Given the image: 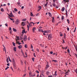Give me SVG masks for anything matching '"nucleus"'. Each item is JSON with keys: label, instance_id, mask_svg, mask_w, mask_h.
<instances>
[{"label": "nucleus", "instance_id": "19", "mask_svg": "<svg viewBox=\"0 0 77 77\" xmlns=\"http://www.w3.org/2000/svg\"><path fill=\"white\" fill-rule=\"evenodd\" d=\"M24 47L26 48H27V44L25 45Z\"/></svg>", "mask_w": 77, "mask_h": 77}, {"label": "nucleus", "instance_id": "18", "mask_svg": "<svg viewBox=\"0 0 77 77\" xmlns=\"http://www.w3.org/2000/svg\"><path fill=\"white\" fill-rule=\"evenodd\" d=\"M17 4L18 5H20V0L18 1V2H17Z\"/></svg>", "mask_w": 77, "mask_h": 77}, {"label": "nucleus", "instance_id": "51", "mask_svg": "<svg viewBox=\"0 0 77 77\" xmlns=\"http://www.w3.org/2000/svg\"><path fill=\"white\" fill-rule=\"evenodd\" d=\"M8 59H9V61H10V62H11V59H10V57H8Z\"/></svg>", "mask_w": 77, "mask_h": 77}, {"label": "nucleus", "instance_id": "22", "mask_svg": "<svg viewBox=\"0 0 77 77\" xmlns=\"http://www.w3.org/2000/svg\"><path fill=\"white\" fill-rule=\"evenodd\" d=\"M49 67V65L48 64H47L46 65V68H48Z\"/></svg>", "mask_w": 77, "mask_h": 77}, {"label": "nucleus", "instance_id": "50", "mask_svg": "<svg viewBox=\"0 0 77 77\" xmlns=\"http://www.w3.org/2000/svg\"><path fill=\"white\" fill-rule=\"evenodd\" d=\"M63 44L64 43H65V41L63 39Z\"/></svg>", "mask_w": 77, "mask_h": 77}, {"label": "nucleus", "instance_id": "64", "mask_svg": "<svg viewBox=\"0 0 77 77\" xmlns=\"http://www.w3.org/2000/svg\"><path fill=\"white\" fill-rule=\"evenodd\" d=\"M7 66H9V65H9V63H8V64H7Z\"/></svg>", "mask_w": 77, "mask_h": 77}, {"label": "nucleus", "instance_id": "26", "mask_svg": "<svg viewBox=\"0 0 77 77\" xmlns=\"http://www.w3.org/2000/svg\"><path fill=\"white\" fill-rule=\"evenodd\" d=\"M16 47H14V51H16Z\"/></svg>", "mask_w": 77, "mask_h": 77}, {"label": "nucleus", "instance_id": "16", "mask_svg": "<svg viewBox=\"0 0 77 77\" xmlns=\"http://www.w3.org/2000/svg\"><path fill=\"white\" fill-rule=\"evenodd\" d=\"M52 62H57V60H52Z\"/></svg>", "mask_w": 77, "mask_h": 77}, {"label": "nucleus", "instance_id": "58", "mask_svg": "<svg viewBox=\"0 0 77 77\" xmlns=\"http://www.w3.org/2000/svg\"><path fill=\"white\" fill-rule=\"evenodd\" d=\"M64 49H65L66 50L68 48V47L66 46V47L64 48Z\"/></svg>", "mask_w": 77, "mask_h": 77}, {"label": "nucleus", "instance_id": "38", "mask_svg": "<svg viewBox=\"0 0 77 77\" xmlns=\"http://www.w3.org/2000/svg\"><path fill=\"white\" fill-rule=\"evenodd\" d=\"M40 46H41V47H44V45H42V44H41L40 45Z\"/></svg>", "mask_w": 77, "mask_h": 77}, {"label": "nucleus", "instance_id": "1", "mask_svg": "<svg viewBox=\"0 0 77 77\" xmlns=\"http://www.w3.org/2000/svg\"><path fill=\"white\" fill-rule=\"evenodd\" d=\"M52 38V34H49L48 37V40H51V39Z\"/></svg>", "mask_w": 77, "mask_h": 77}, {"label": "nucleus", "instance_id": "34", "mask_svg": "<svg viewBox=\"0 0 77 77\" xmlns=\"http://www.w3.org/2000/svg\"><path fill=\"white\" fill-rule=\"evenodd\" d=\"M43 33H47V30L43 31Z\"/></svg>", "mask_w": 77, "mask_h": 77}, {"label": "nucleus", "instance_id": "15", "mask_svg": "<svg viewBox=\"0 0 77 77\" xmlns=\"http://www.w3.org/2000/svg\"><path fill=\"white\" fill-rule=\"evenodd\" d=\"M25 55H26V57L25 56H24V57H27V53L25 52Z\"/></svg>", "mask_w": 77, "mask_h": 77}, {"label": "nucleus", "instance_id": "4", "mask_svg": "<svg viewBox=\"0 0 77 77\" xmlns=\"http://www.w3.org/2000/svg\"><path fill=\"white\" fill-rule=\"evenodd\" d=\"M36 30V27L32 28V31L33 33H35V30Z\"/></svg>", "mask_w": 77, "mask_h": 77}, {"label": "nucleus", "instance_id": "9", "mask_svg": "<svg viewBox=\"0 0 77 77\" xmlns=\"http://www.w3.org/2000/svg\"><path fill=\"white\" fill-rule=\"evenodd\" d=\"M64 11H65V8L63 7L61 9V11L62 12H63Z\"/></svg>", "mask_w": 77, "mask_h": 77}, {"label": "nucleus", "instance_id": "47", "mask_svg": "<svg viewBox=\"0 0 77 77\" xmlns=\"http://www.w3.org/2000/svg\"><path fill=\"white\" fill-rule=\"evenodd\" d=\"M46 4L48 5V1H46Z\"/></svg>", "mask_w": 77, "mask_h": 77}, {"label": "nucleus", "instance_id": "35", "mask_svg": "<svg viewBox=\"0 0 77 77\" xmlns=\"http://www.w3.org/2000/svg\"><path fill=\"white\" fill-rule=\"evenodd\" d=\"M67 21L68 22V24H69V19H67Z\"/></svg>", "mask_w": 77, "mask_h": 77}, {"label": "nucleus", "instance_id": "52", "mask_svg": "<svg viewBox=\"0 0 77 77\" xmlns=\"http://www.w3.org/2000/svg\"><path fill=\"white\" fill-rule=\"evenodd\" d=\"M67 52L69 53V49H68L67 50Z\"/></svg>", "mask_w": 77, "mask_h": 77}, {"label": "nucleus", "instance_id": "49", "mask_svg": "<svg viewBox=\"0 0 77 77\" xmlns=\"http://www.w3.org/2000/svg\"><path fill=\"white\" fill-rule=\"evenodd\" d=\"M47 4H44L45 7H47Z\"/></svg>", "mask_w": 77, "mask_h": 77}, {"label": "nucleus", "instance_id": "12", "mask_svg": "<svg viewBox=\"0 0 77 77\" xmlns=\"http://www.w3.org/2000/svg\"><path fill=\"white\" fill-rule=\"evenodd\" d=\"M68 13L66 9V15L67 17H68Z\"/></svg>", "mask_w": 77, "mask_h": 77}, {"label": "nucleus", "instance_id": "30", "mask_svg": "<svg viewBox=\"0 0 77 77\" xmlns=\"http://www.w3.org/2000/svg\"><path fill=\"white\" fill-rule=\"evenodd\" d=\"M30 24H32V25H33V26H34V23L32 22L30 23Z\"/></svg>", "mask_w": 77, "mask_h": 77}, {"label": "nucleus", "instance_id": "14", "mask_svg": "<svg viewBox=\"0 0 77 77\" xmlns=\"http://www.w3.org/2000/svg\"><path fill=\"white\" fill-rule=\"evenodd\" d=\"M21 52L22 53V54H23V57H24V52H23V50L21 51Z\"/></svg>", "mask_w": 77, "mask_h": 77}, {"label": "nucleus", "instance_id": "55", "mask_svg": "<svg viewBox=\"0 0 77 77\" xmlns=\"http://www.w3.org/2000/svg\"><path fill=\"white\" fill-rule=\"evenodd\" d=\"M9 30H12V29L11 28V27H9Z\"/></svg>", "mask_w": 77, "mask_h": 77}, {"label": "nucleus", "instance_id": "57", "mask_svg": "<svg viewBox=\"0 0 77 77\" xmlns=\"http://www.w3.org/2000/svg\"><path fill=\"white\" fill-rule=\"evenodd\" d=\"M67 30L68 31H69V29L68 27H67Z\"/></svg>", "mask_w": 77, "mask_h": 77}, {"label": "nucleus", "instance_id": "41", "mask_svg": "<svg viewBox=\"0 0 77 77\" xmlns=\"http://www.w3.org/2000/svg\"><path fill=\"white\" fill-rule=\"evenodd\" d=\"M26 19H23V21H26Z\"/></svg>", "mask_w": 77, "mask_h": 77}, {"label": "nucleus", "instance_id": "44", "mask_svg": "<svg viewBox=\"0 0 77 77\" xmlns=\"http://www.w3.org/2000/svg\"><path fill=\"white\" fill-rule=\"evenodd\" d=\"M27 28H28V31H29V25H27Z\"/></svg>", "mask_w": 77, "mask_h": 77}, {"label": "nucleus", "instance_id": "33", "mask_svg": "<svg viewBox=\"0 0 77 77\" xmlns=\"http://www.w3.org/2000/svg\"><path fill=\"white\" fill-rule=\"evenodd\" d=\"M48 14L49 15L50 17H51V13H48Z\"/></svg>", "mask_w": 77, "mask_h": 77}, {"label": "nucleus", "instance_id": "39", "mask_svg": "<svg viewBox=\"0 0 77 77\" xmlns=\"http://www.w3.org/2000/svg\"><path fill=\"white\" fill-rule=\"evenodd\" d=\"M12 60V61H13V62H15L14 59H13Z\"/></svg>", "mask_w": 77, "mask_h": 77}, {"label": "nucleus", "instance_id": "62", "mask_svg": "<svg viewBox=\"0 0 77 77\" xmlns=\"http://www.w3.org/2000/svg\"><path fill=\"white\" fill-rule=\"evenodd\" d=\"M23 61H21V64L22 65H23Z\"/></svg>", "mask_w": 77, "mask_h": 77}, {"label": "nucleus", "instance_id": "7", "mask_svg": "<svg viewBox=\"0 0 77 77\" xmlns=\"http://www.w3.org/2000/svg\"><path fill=\"white\" fill-rule=\"evenodd\" d=\"M21 25L23 26H25V23H24V22H22Z\"/></svg>", "mask_w": 77, "mask_h": 77}, {"label": "nucleus", "instance_id": "8", "mask_svg": "<svg viewBox=\"0 0 77 77\" xmlns=\"http://www.w3.org/2000/svg\"><path fill=\"white\" fill-rule=\"evenodd\" d=\"M42 8V7H41V6H39L38 7V8H39V9L38 10V11H40V10H41V9Z\"/></svg>", "mask_w": 77, "mask_h": 77}, {"label": "nucleus", "instance_id": "13", "mask_svg": "<svg viewBox=\"0 0 77 77\" xmlns=\"http://www.w3.org/2000/svg\"><path fill=\"white\" fill-rule=\"evenodd\" d=\"M18 48L19 49H20L21 48H22V45L19 46H18Z\"/></svg>", "mask_w": 77, "mask_h": 77}, {"label": "nucleus", "instance_id": "2", "mask_svg": "<svg viewBox=\"0 0 77 77\" xmlns=\"http://www.w3.org/2000/svg\"><path fill=\"white\" fill-rule=\"evenodd\" d=\"M20 23V20L18 19H17L15 21L16 24L18 25Z\"/></svg>", "mask_w": 77, "mask_h": 77}, {"label": "nucleus", "instance_id": "20", "mask_svg": "<svg viewBox=\"0 0 77 77\" xmlns=\"http://www.w3.org/2000/svg\"><path fill=\"white\" fill-rule=\"evenodd\" d=\"M36 75V74L35 73L33 74V75H31V77H35Z\"/></svg>", "mask_w": 77, "mask_h": 77}, {"label": "nucleus", "instance_id": "27", "mask_svg": "<svg viewBox=\"0 0 77 77\" xmlns=\"http://www.w3.org/2000/svg\"><path fill=\"white\" fill-rule=\"evenodd\" d=\"M7 63H9V60H8V57H7Z\"/></svg>", "mask_w": 77, "mask_h": 77}, {"label": "nucleus", "instance_id": "46", "mask_svg": "<svg viewBox=\"0 0 77 77\" xmlns=\"http://www.w3.org/2000/svg\"><path fill=\"white\" fill-rule=\"evenodd\" d=\"M1 11H2V12H3V11H4V10H3V8H2L1 9Z\"/></svg>", "mask_w": 77, "mask_h": 77}, {"label": "nucleus", "instance_id": "43", "mask_svg": "<svg viewBox=\"0 0 77 77\" xmlns=\"http://www.w3.org/2000/svg\"><path fill=\"white\" fill-rule=\"evenodd\" d=\"M75 30H76V27H75V30H74L73 31V32L74 33L75 32Z\"/></svg>", "mask_w": 77, "mask_h": 77}, {"label": "nucleus", "instance_id": "61", "mask_svg": "<svg viewBox=\"0 0 77 77\" xmlns=\"http://www.w3.org/2000/svg\"><path fill=\"white\" fill-rule=\"evenodd\" d=\"M70 72V70H68L66 72H67V73H68V72Z\"/></svg>", "mask_w": 77, "mask_h": 77}, {"label": "nucleus", "instance_id": "42", "mask_svg": "<svg viewBox=\"0 0 77 77\" xmlns=\"http://www.w3.org/2000/svg\"><path fill=\"white\" fill-rule=\"evenodd\" d=\"M36 72H37V73H38V74H39V71H38V70H36Z\"/></svg>", "mask_w": 77, "mask_h": 77}, {"label": "nucleus", "instance_id": "32", "mask_svg": "<svg viewBox=\"0 0 77 77\" xmlns=\"http://www.w3.org/2000/svg\"><path fill=\"white\" fill-rule=\"evenodd\" d=\"M13 31H14V32H17V30H16V29H14V28H13Z\"/></svg>", "mask_w": 77, "mask_h": 77}, {"label": "nucleus", "instance_id": "25", "mask_svg": "<svg viewBox=\"0 0 77 77\" xmlns=\"http://www.w3.org/2000/svg\"><path fill=\"white\" fill-rule=\"evenodd\" d=\"M47 33H50V30H47Z\"/></svg>", "mask_w": 77, "mask_h": 77}, {"label": "nucleus", "instance_id": "24", "mask_svg": "<svg viewBox=\"0 0 77 77\" xmlns=\"http://www.w3.org/2000/svg\"><path fill=\"white\" fill-rule=\"evenodd\" d=\"M12 44H13V45L14 46V47H15V43H14V42H12Z\"/></svg>", "mask_w": 77, "mask_h": 77}, {"label": "nucleus", "instance_id": "37", "mask_svg": "<svg viewBox=\"0 0 77 77\" xmlns=\"http://www.w3.org/2000/svg\"><path fill=\"white\" fill-rule=\"evenodd\" d=\"M8 18H9L10 19V20H11V21H13L14 20V19H13L11 18L10 17H8Z\"/></svg>", "mask_w": 77, "mask_h": 77}, {"label": "nucleus", "instance_id": "5", "mask_svg": "<svg viewBox=\"0 0 77 77\" xmlns=\"http://www.w3.org/2000/svg\"><path fill=\"white\" fill-rule=\"evenodd\" d=\"M13 66L16 68V63L15 62H13Z\"/></svg>", "mask_w": 77, "mask_h": 77}, {"label": "nucleus", "instance_id": "56", "mask_svg": "<svg viewBox=\"0 0 77 77\" xmlns=\"http://www.w3.org/2000/svg\"><path fill=\"white\" fill-rule=\"evenodd\" d=\"M5 25L6 26V27H8V24L7 23H5Z\"/></svg>", "mask_w": 77, "mask_h": 77}, {"label": "nucleus", "instance_id": "54", "mask_svg": "<svg viewBox=\"0 0 77 77\" xmlns=\"http://www.w3.org/2000/svg\"><path fill=\"white\" fill-rule=\"evenodd\" d=\"M50 54H53V51H51L50 52Z\"/></svg>", "mask_w": 77, "mask_h": 77}, {"label": "nucleus", "instance_id": "59", "mask_svg": "<svg viewBox=\"0 0 77 77\" xmlns=\"http://www.w3.org/2000/svg\"><path fill=\"white\" fill-rule=\"evenodd\" d=\"M66 2H69V0H66Z\"/></svg>", "mask_w": 77, "mask_h": 77}, {"label": "nucleus", "instance_id": "40", "mask_svg": "<svg viewBox=\"0 0 77 77\" xmlns=\"http://www.w3.org/2000/svg\"><path fill=\"white\" fill-rule=\"evenodd\" d=\"M14 11H15V12H17V11H18V10H17V8H15L14 9Z\"/></svg>", "mask_w": 77, "mask_h": 77}, {"label": "nucleus", "instance_id": "6", "mask_svg": "<svg viewBox=\"0 0 77 77\" xmlns=\"http://www.w3.org/2000/svg\"><path fill=\"white\" fill-rule=\"evenodd\" d=\"M38 31L40 32H42V33H44V31H43V30H42V29H38Z\"/></svg>", "mask_w": 77, "mask_h": 77}, {"label": "nucleus", "instance_id": "53", "mask_svg": "<svg viewBox=\"0 0 77 77\" xmlns=\"http://www.w3.org/2000/svg\"><path fill=\"white\" fill-rule=\"evenodd\" d=\"M75 50L77 52V46H75Z\"/></svg>", "mask_w": 77, "mask_h": 77}, {"label": "nucleus", "instance_id": "28", "mask_svg": "<svg viewBox=\"0 0 77 77\" xmlns=\"http://www.w3.org/2000/svg\"><path fill=\"white\" fill-rule=\"evenodd\" d=\"M64 19V16H62V17H61V20H63Z\"/></svg>", "mask_w": 77, "mask_h": 77}, {"label": "nucleus", "instance_id": "36", "mask_svg": "<svg viewBox=\"0 0 77 77\" xmlns=\"http://www.w3.org/2000/svg\"><path fill=\"white\" fill-rule=\"evenodd\" d=\"M32 61H33V62H35V58H32Z\"/></svg>", "mask_w": 77, "mask_h": 77}, {"label": "nucleus", "instance_id": "31", "mask_svg": "<svg viewBox=\"0 0 77 77\" xmlns=\"http://www.w3.org/2000/svg\"><path fill=\"white\" fill-rule=\"evenodd\" d=\"M53 5L54 6V7H55V6H56V4H55V3H53Z\"/></svg>", "mask_w": 77, "mask_h": 77}, {"label": "nucleus", "instance_id": "17", "mask_svg": "<svg viewBox=\"0 0 77 77\" xmlns=\"http://www.w3.org/2000/svg\"><path fill=\"white\" fill-rule=\"evenodd\" d=\"M3 47H4V49H5V53H6V48H5V46L3 45Z\"/></svg>", "mask_w": 77, "mask_h": 77}, {"label": "nucleus", "instance_id": "10", "mask_svg": "<svg viewBox=\"0 0 77 77\" xmlns=\"http://www.w3.org/2000/svg\"><path fill=\"white\" fill-rule=\"evenodd\" d=\"M52 23H54V17H52Z\"/></svg>", "mask_w": 77, "mask_h": 77}, {"label": "nucleus", "instance_id": "63", "mask_svg": "<svg viewBox=\"0 0 77 77\" xmlns=\"http://www.w3.org/2000/svg\"><path fill=\"white\" fill-rule=\"evenodd\" d=\"M33 56L34 57H36V55H35V53H34Z\"/></svg>", "mask_w": 77, "mask_h": 77}, {"label": "nucleus", "instance_id": "48", "mask_svg": "<svg viewBox=\"0 0 77 77\" xmlns=\"http://www.w3.org/2000/svg\"><path fill=\"white\" fill-rule=\"evenodd\" d=\"M53 2V3H55V2H56V0H52Z\"/></svg>", "mask_w": 77, "mask_h": 77}, {"label": "nucleus", "instance_id": "60", "mask_svg": "<svg viewBox=\"0 0 77 77\" xmlns=\"http://www.w3.org/2000/svg\"><path fill=\"white\" fill-rule=\"evenodd\" d=\"M17 38L18 40H19L20 39V38H19V37L18 36L17 37Z\"/></svg>", "mask_w": 77, "mask_h": 77}, {"label": "nucleus", "instance_id": "45", "mask_svg": "<svg viewBox=\"0 0 77 77\" xmlns=\"http://www.w3.org/2000/svg\"><path fill=\"white\" fill-rule=\"evenodd\" d=\"M65 75H68V72H66V73H65Z\"/></svg>", "mask_w": 77, "mask_h": 77}, {"label": "nucleus", "instance_id": "11", "mask_svg": "<svg viewBox=\"0 0 77 77\" xmlns=\"http://www.w3.org/2000/svg\"><path fill=\"white\" fill-rule=\"evenodd\" d=\"M10 17H11V18H12V17H15V16H14V15H13V14H12L10 15Z\"/></svg>", "mask_w": 77, "mask_h": 77}, {"label": "nucleus", "instance_id": "29", "mask_svg": "<svg viewBox=\"0 0 77 77\" xmlns=\"http://www.w3.org/2000/svg\"><path fill=\"white\" fill-rule=\"evenodd\" d=\"M41 74L42 75V77H44L45 76L44 75V74H43V73H41Z\"/></svg>", "mask_w": 77, "mask_h": 77}, {"label": "nucleus", "instance_id": "23", "mask_svg": "<svg viewBox=\"0 0 77 77\" xmlns=\"http://www.w3.org/2000/svg\"><path fill=\"white\" fill-rule=\"evenodd\" d=\"M22 33H25V29H24V30H23L22 32Z\"/></svg>", "mask_w": 77, "mask_h": 77}, {"label": "nucleus", "instance_id": "3", "mask_svg": "<svg viewBox=\"0 0 77 77\" xmlns=\"http://www.w3.org/2000/svg\"><path fill=\"white\" fill-rule=\"evenodd\" d=\"M23 39L24 41H27V36H26V35H24Z\"/></svg>", "mask_w": 77, "mask_h": 77}, {"label": "nucleus", "instance_id": "21", "mask_svg": "<svg viewBox=\"0 0 77 77\" xmlns=\"http://www.w3.org/2000/svg\"><path fill=\"white\" fill-rule=\"evenodd\" d=\"M18 41V40L16 39V41L17 42H16V44H18H18L20 42L19 41L18 42V41Z\"/></svg>", "mask_w": 77, "mask_h": 77}]
</instances>
